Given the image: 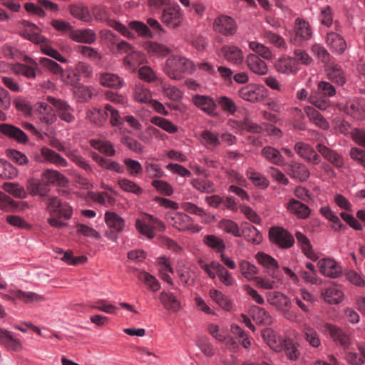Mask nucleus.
<instances>
[{"mask_svg":"<svg viewBox=\"0 0 365 365\" xmlns=\"http://www.w3.org/2000/svg\"><path fill=\"white\" fill-rule=\"evenodd\" d=\"M195 70L192 61L183 56H173L168 58L164 68L165 73L172 79L180 80L185 74H190Z\"/></svg>","mask_w":365,"mask_h":365,"instance_id":"nucleus-1","label":"nucleus"},{"mask_svg":"<svg viewBox=\"0 0 365 365\" xmlns=\"http://www.w3.org/2000/svg\"><path fill=\"white\" fill-rule=\"evenodd\" d=\"M46 206V210L51 216H57L59 218L69 220L73 215L71 206L66 202H63L59 197L47 195L42 199Z\"/></svg>","mask_w":365,"mask_h":365,"instance_id":"nucleus-2","label":"nucleus"},{"mask_svg":"<svg viewBox=\"0 0 365 365\" xmlns=\"http://www.w3.org/2000/svg\"><path fill=\"white\" fill-rule=\"evenodd\" d=\"M93 15L96 21H107L108 24L128 38H134L135 34L129 30L128 27L115 20L108 19V12L105 7L95 6L92 9Z\"/></svg>","mask_w":365,"mask_h":365,"instance_id":"nucleus-3","label":"nucleus"},{"mask_svg":"<svg viewBox=\"0 0 365 365\" xmlns=\"http://www.w3.org/2000/svg\"><path fill=\"white\" fill-rule=\"evenodd\" d=\"M269 237L272 243L284 250L291 248L295 242L293 235L282 227H271L269 231Z\"/></svg>","mask_w":365,"mask_h":365,"instance_id":"nucleus-4","label":"nucleus"},{"mask_svg":"<svg viewBox=\"0 0 365 365\" xmlns=\"http://www.w3.org/2000/svg\"><path fill=\"white\" fill-rule=\"evenodd\" d=\"M46 99L47 102L53 106L57 116H58L61 120L68 123H72L75 121L74 109L68 102L51 96H47Z\"/></svg>","mask_w":365,"mask_h":365,"instance_id":"nucleus-5","label":"nucleus"},{"mask_svg":"<svg viewBox=\"0 0 365 365\" xmlns=\"http://www.w3.org/2000/svg\"><path fill=\"white\" fill-rule=\"evenodd\" d=\"M322 332L329 335L331 339L337 344H339L344 349H348L351 345L350 336L341 327L326 322L321 327Z\"/></svg>","mask_w":365,"mask_h":365,"instance_id":"nucleus-6","label":"nucleus"},{"mask_svg":"<svg viewBox=\"0 0 365 365\" xmlns=\"http://www.w3.org/2000/svg\"><path fill=\"white\" fill-rule=\"evenodd\" d=\"M212 29L225 36H233L237 29L235 19L229 16L220 14L214 19Z\"/></svg>","mask_w":365,"mask_h":365,"instance_id":"nucleus-7","label":"nucleus"},{"mask_svg":"<svg viewBox=\"0 0 365 365\" xmlns=\"http://www.w3.org/2000/svg\"><path fill=\"white\" fill-rule=\"evenodd\" d=\"M344 112L356 120H365V98L354 97L346 101L343 107Z\"/></svg>","mask_w":365,"mask_h":365,"instance_id":"nucleus-8","label":"nucleus"},{"mask_svg":"<svg viewBox=\"0 0 365 365\" xmlns=\"http://www.w3.org/2000/svg\"><path fill=\"white\" fill-rule=\"evenodd\" d=\"M161 20L167 26L175 29L180 26L182 21V14L180 6L173 4L165 7L161 14Z\"/></svg>","mask_w":365,"mask_h":365,"instance_id":"nucleus-9","label":"nucleus"},{"mask_svg":"<svg viewBox=\"0 0 365 365\" xmlns=\"http://www.w3.org/2000/svg\"><path fill=\"white\" fill-rule=\"evenodd\" d=\"M192 103L200 110L209 116L216 117L217 104L216 101L210 96L195 94L192 96Z\"/></svg>","mask_w":365,"mask_h":365,"instance_id":"nucleus-10","label":"nucleus"},{"mask_svg":"<svg viewBox=\"0 0 365 365\" xmlns=\"http://www.w3.org/2000/svg\"><path fill=\"white\" fill-rule=\"evenodd\" d=\"M168 220L173 227L181 232L191 230L192 232H198L200 230L197 225H193L192 219L185 213L176 212Z\"/></svg>","mask_w":365,"mask_h":365,"instance_id":"nucleus-11","label":"nucleus"},{"mask_svg":"<svg viewBox=\"0 0 365 365\" xmlns=\"http://www.w3.org/2000/svg\"><path fill=\"white\" fill-rule=\"evenodd\" d=\"M318 265L320 272L326 277L336 279L343 274L341 266L332 258L321 259Z\"/></svg>","mask_w":365,"mask_h":365,"instance_id":"nucleus-12","label":"nucleus"},{"mask_svg":"<svg viewBox=\"0 0 365 365\" xmlns=\"http://www.w3.org/2000/svg\"><path fill=\"white\" fill-rule=\"evenodd\" d=\"M0 133L18 143L25 145L29 142L28 135L19 128L9 123L0 124Z\"/></svg>","mask_w":365,"mask_h":365,"instance_id":"nucleus-13","label":"nucleus"},{"mask_svg":"<svg viewBox=\"0 0 365 365\" xmlns=\"http://www.w3.org/2000/svg\"><path fill=\"white\" fill-rule=\"evenodd\" d=\"M294 151L308 163L319 165L321 163L320 155L308 143L297 142L294 146Z\"/></svg>","mask_w":365,"mask_h":365,"instance_id":"nucleus-14","label":"nucleus"},{"mask_svg":"<svg viewBox=\"0 0 365 365\" xmlns=\"http://www.w3.org/2000/svg\"><path fill=\"white\" fill-rule=\"evenodd\" d=\"M26 187L28 192L31 196H40L41 199L46 197L51 191L45 180L41 178H30L26 180Z\"/></svg>","mask_w":365,"mask_h":365,"instance_id":"nucleus-15","label":"nucleus"},{"mask_svg":"<svg viewBox=\"0 0 365 365\" xmlns=\"http://www.w3.org/2000/svg\"><path fill=\"white\" fill-rule=\"evenodd\" d=\"M48 187L53 186L66 187L69 184L68 179L58 170L46 169L41 174Z\"/></svg>","mask_w":365,"mask_h":365,"instance_id":"nucleus-16","label":"nucleus"},{"mask_svg":"<svg viewBox=\"0 0 365 365\" xmlns=\"http://www.w3.org/2000/svg\"><path fill=\"white\" fill-rule=\"evenodd\" d=\"M24 24L26 29L19 33L22 37L38 45L47 41V38L40 34L41 30L36 24L29 21H24Z\"/></svg>","mask_w":365,"mask_h":365,"instance_id":"nucleus-17","label":"nucleus"},{"mask_svg":"<svg viewBox=\"0 0 365 365\" xmlns=\"http://www.w3.org/2000/svg\"><path fill=\"white\" fill-rule=\"evenodd\" d=\"M287 210L299 219H307L311 215V209L301 201L291 198L286 205Z\"/></svg>","mask_w":365,"mask_h":365,"instance_id":"nucleus-18","label":"nucleus"},{"mask_svg":"<svg viewBox=\"0 0 365 365\" xmlns=\"http://www.w3.org/2000/svg\"><path fill=\"white\" fill-rule=\"evenodd\" d=\"M117 48L120 52H129L124 58V63L130 67L135 66L142 59V53L133 51V47L125 41L119 42L117 44Z\"/></svg>","mask_w":365,"mask_h":365,"instance_id":"nucleus-19","label":"nucleus"},{"mask_svg":"<svg viewBox=\"0 0 365 365\" xmlns=\"http://www.w3.org/2000/svg\"><path fill=\"white\" fill-rule=\"evenodd\" d=\"M318 152L329 163L337 168H341L344 165V158L336 151L330 149L324 145L319 143L317 145Z\"/></svg>","mask_w":365,"mask_h":365,"instance_id":"nucleus-20","label":"nucleus"},{"mask_svg":"<svg viewBox=\"0 0 365 365\" xmlns=\"http://www.w3.org/2000/svg\"><path fill=\"white\" fill-rule=\"evenodd\" d=\"M274 68L277 72L286 75L295 74L299 70L295 60L289 56L279 58L274 63Z\"/></svg>","mask_w":365,"mask_h":365,"instance_id":"nucleus-21","label":"nucleus"},{"mask_svg":"<svg viewBox=\"0 0 365 365\" xmlns=\"http://www.w3.org/2000/svg\"><path fill=\"white\" fill-rule=\"evenodd\" d=\"M256 259L259 264L267 269L270 277L277 278L276 272L279 269V264L274 258L266 253L258 252L256 255Z\"/></svg>","mask_w":365,"mask_h":365,"instance_id":"nucleus-22","label":"nucleus"},{"mask_svg":"<svg viewBox=\"0 0 365 365\" xmlns=\"http://www.w3.org/2000/svg\"><path fill=\"white\" fill-rule=\"evenodd\" d=\"M262 337L264 342L276 352L282 351L283 340L277 335L275 331L270 328H266L262 331Z\"/></svg>","mask_w":365,"mask_h":365,"instance_id":"nucleus-23","label":"nucleus"},{"mask_svg":"<svg viewBox=\"0 0 365 365\" xmlns=\"http://www.w3.org/2000/svg\"><path fill=\"white\" fill-rule=\"evenodd\" d=\"M241 227V237L242 236L245 240L253 245H259L262 242V235L255 226L248 222H243Z\"/></svg>","mask_w":365,"mask_h":365,"instance_id":"nucleus-24","label":"nucleus"},{"mask_svg":"<svg viewBox=\"0 0 365 365\" xmlns=\"http://www.w3.org/2000/svg\"><path fill=\"white\" fill-rule=\"evenodd\" d=\"M159 300L163 307L170 312L177 313L182 309L180 302L171 292L165 291L160 292Z\"/></svg>","mask_w":365,"mask_h":365,"instance_id":"nucleus-25","label":"nucleus"},{"mask_svg":"<svg viewBox=\"0 0 365 365\" xmlns=\"http://www.w3.org/2000/svg\"><path fill=\"white\" fill-rule=\"evenodd\" d=\"M287 174L294 179L300 182L306 181L310 175V173L305 165L297 162H293L287 165Z\"/></svg>","mask_w":365,"mask_h":365,"instance_id":"nucleus-26","label":"nucleus"},{"mask_svg":"<svg viewBox=\"0 0 365 365\" xmlns=\"http://www.w3.org/2000/svg\"><path fill=\"white\" fill-rule=\"evenodd\" d=\"M327 43L329 48L337 54L343 53L346 49V43L344 38L335 32H329L327 35Z\"/></svg>","mask_w":365,"mask_h":365,"instance_id":"nucleus-27","label":"nucleus"},{"mask_svg":"<svg viewBox=\"0 0 365 365\" xmlns=\"http://www.w3.org/2000/svg\"><path fill=\"white\" fill-rule=\"evenodd\" d=\"M267 302L278 309L284 310L291 305L290 299L280 292H269L267 293Z\"/></svg>","mask_w":365,"mask_h":365,"instance_id":"nucleus-28","label":"nucleus"},{"mask_svg":"<svg viewBox=\"0 0 365 365\" xmlns=\"http://www.w3.org/2000/svg\"><path fill=\"white\" fill-rule=\"evenodd\" d=\"M246 62L250 71L255 74L263 76L268 71L267 63L256 54H249L247 56Z\"/></svg>","mask_w":365,"mask_h":365,"instance_id":"nucleus-29","label":"nucleus"},{"mask_svg":"<svg viewBox=\"0 0 365 365\" xmlns=\"http://www.w3.org/2000/svg\"><path fill=\"white\" fill-rule=\"evenodd\" d=\"M0 343L9 351L20 352L23 349V344L21 340L15 338L13 333L7 329L1 336Z\"/></svg>","mask_w":365,"mask_h":365,"instance_id":"nucleus-30","label":"nucleus"},{"mask_svg":"<svg viewBox=\"0 0 365 365\" xmlns=\"http://www.w3.org/2000/svg\"><path fill=\"white\" fill-rule=\"evenodd\" d=\"M261 155L272 164L277 166H283L285 165L284 158L277 149L272 146H265L263 148L261 151Z\"/></svg>","mask_w":365,"mask_h":365,"instance_id":"nucleus-31","label":"nucleus"},{"mask_svg":"<svg viewBox=\"0 0 365 365\" xmlns=\"http://www.w3.org/2000/svg\"><path fill=\"white\" fill-rule=\"evenodd\" d=\"M221 51L227 61L235 64L242 63L244 59L243 53L237 46L229 45L223 46Z\"/></svg>","mask_w":365,"mask_h":365,"instance_id":"nucleus-32","label":"nucleus"},{"mask_svg":"<svg viewBox=\"0 0 365 365\" xmlns=\"http://www.w3.org/2000/svg\"><path fill=\"white\" fill-rule=\"evenodd\" d=\"M239 96L247 101L255 103L262 100L263 95L255 85H247L238 91Z\"/></svg>","mask_w":365,"mask_h":365,"instance_id":"nucleus-33","label":"nucleus"},{"mask_svg":"<svg viewBox=\"0 0 365 365\" xmlns=\"http://www.w3.org/2000/svg\"><path fill=\"white\" fill-rule=\"evenodd\" d=\"M42 154L44 157V163L53 164L58 167H66L68 165V162L64 158L47 147H42Z\"/></svg>","mask_w":365,"mask_h":365,"instance_id":"nucleus-34","label":"nucleus"},{"mask_svg":"<svg viewBox=\"0 0 365 365\" xmlns=\"http://www.w3.org/2000/svg\"><path fill=\"white\" fill-rule=\"evenodd\" d=\"M69 37L74 41L91 44L96 40V34L91 29L73 30Z\"/></svg>","mask_w":365,"mask_h":365,"instance_id":"nucleus-35","label":"nucleus"},{"mask_svg":"<svg viewBox=\"0 0 365 365\" xmlns=\"http://www.w3.org/2000/svg\"><path fill=\"white\" fill-rule=\"evenodd\" d=\"M294 30L296 37L301 41H307L312 37V32L309 24L300 18L295 19Z\"/></svg>","mask_w":365,"mask_h":365,"instance_id":"nucleus-36","label":"nucleus"},{"mask_svg":"<svg viewBox=\"0 0 365 365\" xmlns=\"http://www.w3.org/2000/svg\"><path fill=\"white\" fill-rule=\"evenodd\" d=\"M327 71L329 79L332 82L339 86H343L346 83V78L341 66L331 63L328 66Z\"/></svg>","mask_w":365,"mask_h":365,"instance_id":"nucleus-37","label":"nucleus"},{"mask_svg":"<svg viewBox=\"0 0 365 365\" xmlns=\"http://www.w3.org/2000/svg\"><path fill=\"white\" fill-rule=\"evenodd\" d=\"M148 215L145 214L142 219L136 220L135 228L140 235L150 240L155 237V234L150 220L148 219Z\"/></svg>","mask_w":365,"mask_h":365,"instance_id":"nucleus-38","label":"nucleus"},{"mask_svg":"<svg viewBox=\"0 0 365 365\" xmlns=\"http://www.w3.org/2000/svg\"><path fill=\"white\" fill-rule=\"evenodd\" d=\"M304 112L316 125L323 130H327L329 128V124L325 118L314 108L312 106L304 107Z\"/></svg>","mask_w":365,"mask_h":365,"instance_id":"nucleus-39","label":"nucleus"},{"mask_svg":"<svg viewBox=\"0 0 365 365\" xmlns=\"http://www.w3.org/2000/svg\"><path fill=\"white\" fill-rule=\"evenodd\" d=\"M211 267L216 271V274L222 283L227 287L232 286L235 282L231 274L219 262L212 261Z\"/></svg>","mask_w":365,"mask_h":365,"instance_id":"nucleus-40","label":"nucleus"},{"mask_svg":"<svg viewBox=\"0 0 365 365\" xmlns=\"http://www.w3.org/2000/svg\"><path fill=\"white\" fill-rule=\"evenodd\" d=\"M105 222L110 227L116 232H122L125 227V220L113 212L107 211L105 213Z\"/></svg>","mask_w":365,"mask_h":365,"instance_id":"nucleus-41","label":"nucleus"},{"mask_svg":"<svg viewBox=\"0 0 365 365\" xmlns=\"http://www.w3.org/2000/svg\"><path fill=\"white\" fill-rule=\"evenodd\" d=\"M30 65H26L24 63H16L14 67V71L19 75H22L27 78H35L36 76V70L38 68V63L29 59Z\"/></svg>","mask_w":365,"mask_h":365,"instance_id":"nucleus-42","label":"nucleus"},{"mask_svg":"<svg viewBox=\"0 0 365 365\" xmlns=\"http://www.w3.org/2000/svg\"><path fill=\"white\" fill-rule=\"evenodd\" d=\"M100 83L103 86L115 89H119L123 86V78L115 74L109 73H105L101 75Z\"/></svg>","mask_w":365,"mask_h":365,"instance_id":"nucleus-43","label":"nucleus"},{"mask_svg":"<svg viewBox=\"0 0 365 365\" xmlns=\"http://www.w3.org/2000/svg\"><path fill=\"white\" fill-rule=\"evenodd\" d=\"M324 301L330 304H339L344 297L343 292L336 287H330L322 292Z\"/></svg>","mask_w":365,"mask_h":365,"instance_id":"nucleus-44","label":"nucleus"},{"mask_svg":"<svg viewBox=\"0 0 365 365\" xmlns=\"http://www.w3.org/2000/svg\"><path fill=\"white\" fill-rule=\"evenodd\" d=\"M14 299H19L24 303L29 304L33 302H40L44 300V297L33 292H24L16 290L13 292Z\"/></svg>","mask_w":365,"mask_h":365,"instance_id":"nucleus-45","label":"nucleus"},{"mask_svg":"<svg viewBox=\"0 0 365 365\" xmlns=\"http://www.w3.org/2000/svg\"><path fill=\"white\" fill-rule=\"evenodd\" d=\"M295 237L299 245H300L303 253L309 259H315V255L312 251V246L308 237L299 231H297Z\"/></svg>","mask_w":365,"mask_h":365,"instance_id":"nucleus-46","label":"nucleus"},{"mask_svg":"<svg viewBox=\"0 0 365 365\" xmlns=\"http://www.w3.org/2000/svg\"><path fill=\"white\" fill-rule=\"evenodd\" d=\"M108 111L104 108L103 110L92 108L86 112L87 118L98 125H102L108 118Z\"/></svg>","mask_w":365,"mask_h":365,"instance_id":"nucleus-47","label":"nucleus"},{"mask_svg":"<svg viewBox=\"0 0 365 365\" xmlns=\"http://www.w3.org/2000/svg\"><path fill=\"white\" fill-rule=\"evenodd\" d=\"M202 242L208 247L212 249L217 252H224L226 249L224 240L214 235H205Z\"/></svg>","mask_w":365,"mask_h":365,"instance_id":"nucleus-48","label":"nucleus"},{"mask_svg":"<svg viewBox=\"0 0 365 365\" xmlns=\"http://www.w3.org/2000/svg\"><path fill=\"white\" fill-rule=\"evenodd\" d=\"M137 277L153 292H157L160 289L159 281L154 276L145 271H139Z\"/></svg>","mask_w":365,"mask_h":365,"instance_id":"nucleus-49","label":"nucleus"},{"mask_svg":"<svg viewBox=\"0 0 365 365\" xmlns=\"http://www.w3.org/2000/svg\"><path fill=\"white\" fill-rule=\"evenodd\" d=\"M285 351L287 357L292 361H296L300 355L297 344L290 338L284 339L282 351Z\"/></svg>","mask_w":365,"mask_h":365,"instance_id":"nucleus-50","label":"nucleus"},{"mask_svg":"<svg viewBox=\"0 0 365 365\" xmlns=\"http://www.w3.org/2000/svg\"><path fill=\"white\" fill-rule=\"evenodd\" d=\"M210 297L222 309L226 311L232 309V301L223 293L217 290L212 289L210 291Z\"/></svg>","mask_w":365,"mask_h":365,"instance_id":"nucleus-51","label":"nucleus"},{"mask_svg":"<svg viewBox=\"0 0 365 365\" xmlns=\"http://www.w3.org/2000/svg\"><path fill=\"white\" fill-rule=\"evenodd\" d=\"M90 145L94 149L98 150L99 152L108 156H114L115 155V150L114 149L113 144L109 141L91 139L90 140Z\"/></svg>","mask_w":365,"mask_h":365,"instance_id":"nucleus-52","label":"nucleus"},{"mask_svg":"<svg viewBox=\"0 0 365 365\" xmlns=\"http://www.w3.org/2000/svg\"><path fill=\"white\" fill-rule=\"evenodd\" d=\"M200 137L202 139V144L211 150H213L220 145V140L217 133H215L208 130H205L201 133Z\"/></svg>","mask_w":365,"mask_h":365,"instance_id":"nucleus-53","label":"nucleus"},{"mask_svg":"<svg viewBox=\"0 0 365 365\" xmlns=\"http://www.w3.org/2000/svg\"><path fill=\"white\" fill-rule=\"evenodd\" d=\"M70 13L73 17L86 22H90L93 19L88 7L86 6H71Z\"/></svg>","mask_w":365,"mask_h":365,"instance_id":"nucleus-54","label":"nucleus"},{"mask_svg":"<svg viewBox=\"0 0 365 365\" xmlns=\"http://www.w3.org/2000/svg\"><path fill=\"white\" fill-rule=\"evenodd\" d=\"M144 47L149 53L156 56H165L171 51L169 47L157 42H147L145 43Z\"/></svg>","mask_w":365,"mask_h":365,"instance_id":"nucleus-55","label":"nucleus"},{"mask_svg":"<svg viewBox=\"0 0 365 365\" xmlns=\"http://www.w3.org/2000/svg\"><path fill=\"white\" fill-rule=\"evenodd\" d=\"M39 46L41 47V51L45 55L48 56L61 63L68 62V60L65 57L51 46L50 40L48 38H47L46 42L40 43Z\"/></svg>","mask_w":365,"mask_h":365,"instance_id":"nucleus-56","label":"nucleus"},{"mask_svg":"<svg viewBox=\"0 0 365 365\" xmlns=\"http://www.w3.org/2000/svg\"><path fill=\"white\" fill-rule=\"evenodd\" d=\"M150 123L156 126L160 127L161 129L169 133H175L178 130L177 125H174L171 121L163 117H152L150 119Z\"/></svg>","mask_w":365,"mask_h":365,"instance_id":"nucleus-57","label":"nucleus"},{"mask_svg":"<svg viewBox=\"0 0 365 365\" xmlns=\"http://www.w3.org/2000/svg\"><path fill=\"white\" fill-rule=\"evenodd\" d=\"M192 187L201 192L210 193L215 191V184L205 178H197L191 182Z\"/></svg>","mask_w":365,"mask_h":365,"instance_id":"nucleus-58","label":"nucleus"},{"mask_svg":"<svg viewBox=\"0 0 365 365\" xmlns=\"http://www.w3.org/2000/svg\"><path fill=\"white\" fill-rule=\"evenodd\" d=\"M216 103L220 106L223 112L230 115H234L237 110L236 103L232 98L229 97H217Z\"/></svg>","mask_w":365,"mask_h":365,"instance_id":"nucleus-59","label":"nucleus"},{"mask_svg":"<svg viewBox=\"0 0 365 365\" xmlns=\"http://www.w3.org/2000/svg\"><path fill=\"white\" fill-rule=\"evenodd\" d=\"M118 184L119 187L125 192H132L136 195H140L143 192V190L141 187L129 179H119Z\"/></svg>","mask_w":365,"mask_h":365,"instance_id":"nucleus-60","label":"nucleus"},{"mask_svg":"<svg viewBox=\"0 0 365 365\" xmlns=\"http://www.w3.org/2000/svg\"><path fill=\"white\" fill-rule=\"evenodd\" d=\"M250 313L252 319L257 324L268 323L270 321V315L269 313L257 306H252L250 309Z\"/></svg>","mask_w":365,"mask_h":365,"instance_id":"nucleus-61","label":"nucleus"},{"mask_svg":"<svg viewBox=\"0 0 365 365\" xmlns=\"http://www.w3.org/2000/svg\"><path fill=\"white\" fill-rule=\"evenodd\" d=\"M246 175L248 179H250L255 186L260 188L265 189L269 185V180L264 176L252 169L247 170Z\"/></svg>","mask_w":365,"mask_h":365,"instance_id":"nucleus-62","label":"nucleus"},{"mask_svg":"<svg viewBox=\"0 0 365 365\" xmlns=\"http://www.w3.org/2000/svg\"><path fill=\"white\" fill-rule=\"evenodd\" d=\"M220 227L225 232L232 234L235 237H241L240 232L242 230V227H240L239 225L233 220H222L220 222Z\"/></svg>","mask_w":365,"mask_h":365,"instance_id":"nucleus-63","label":"nucleus"},{"mask_svg":"<svg viewBox=\"0 0 365 365\" xmlns=\"http://www.w3.org/2000/svg\"><path fill=\"white\" fill-rule=\"evenodd\" d=\"M6 154L9 159L19 165H27L29 163L28 157L17 150L8 149L6 150Z\"/></svg>","mask_w":365,"mask_h":365,"instance_id":"nucleus-64","label":"nucleus"}]
</instances>
